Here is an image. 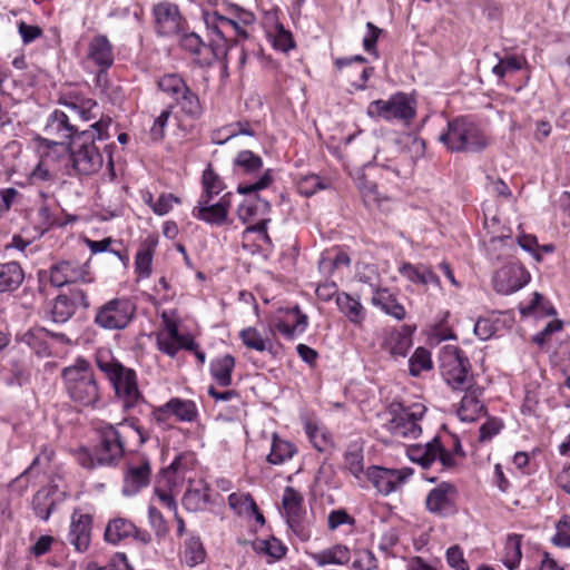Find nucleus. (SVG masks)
Returning <instances> with one entry per match:
<instances>
[{
  "instance_id": "9",
  "label": "nucleus",
  "mask_w": 570,
  "mask_h": 570,
  "mask_svg": "<svg viewBox=\"0 0 570 570\" xmlns=\"http://www.w3.org/2000/svg\"><path fill=\"white\" fill-rule=\"evenodd\" d=\"M79 124L72 122L66 110H55L47 119L43 128V142L50 146H71L72 140L81 132Z\"/></svg>"
},
{
  "instance_id": "52",
  "label": "nucleus",
  "mask_w": 570,
  "mask_h": 570,
  "mask_svg": "<svg viewBox=\"0 0 570 570\" xmlns=\"http://www.w3.org/2000/svg\"><path fill=\"white\" fill-rule=\"evenodd\" d=\"M234 165L246 174H253L262 169L263 160L250 150H242L237 154Z\"/></svg>"
},
{
  "instance_id": "10",
  "label": "nucleus",
  "mask_w": 570,
  "mask_h": 570,
  "mask_svg": "<svg viewBox=\"0 0 570 570\" xmlns=\"http://www.w3.org/2000/svg\"><path fill=\"white\" fill-rule=\"evenodd\" d=\"M179 45L185 51L196 56V61L200 66H210L215 60L227 62L229 55V47L225 46L224 42H216L215 39H212L210 43L206 45L195 32L181 35Z\"/></svg>"
},
{
  "instance_id": "35",
  "label": "nucleus",
  "mask_w": 570,
  "mask_h": 570,
  "mask_svg": "<svg viewBox=\"0 0 570 570\" xmlns=\"http://www.w3.org/2000/svg\"><path fill=\"white\" fill-rule=\"evenodd\" d=\"M56 495L57 490L53 488H42L35 494L32 507L39 519L47 521L50 518L51 512L56 508Z\"/></svg>"
},
{
  "instance_id": "28",
  "label": "nucleus",
  "mask_w": 570,
  "mask_h": 570,
  "mask_svg": "<svg viewBox=\"0 0 570 570\" xmlns=\"http://www.w3.org/2000/svg\"><path fill=\"white\" fill-rule=\"evenodd\" d=\"M63 106L72 122H87L96 119L98 116H100V118L104 117L100 114L97 101L89 98H77L73 101L65 102Z\"/></svg>"
},
{
  "instance_id": "23",
  "label": "nucleus",
  "mask_w": 570,
  "mask_h": 570,
  "mask_svg": "<svg viewBox=\"0 0 570 570\" xmlns=\"http://www.w3.org/2000/svg\"><path fill=\"white\" fill-rule=\"evenodd\" d=\"M212 199H199L198 205L193 209V215L197 219L212 225H223L227 219L229 200L227 195L223 196L216 204L210 205Z\"/></svg>"
},
{
  "instance_id": "56",
  "label": "nucleus",
  "mask_w": 570,
  "mask_h": 570,
  "mask_svg": "<svg viewBox=\"0 0 570 570\" xmlns=\"http://www.w3.org/2000/svg\"><path fill=\"white\" fill-rule=\"evenodd\" d=\"M228 504L237 513H243L244 511L249 510L257 512V505L249 493H232L228 497Z\"/></svg>"
},
{
  "instance_id": "34",
  "label": "nucleus",
  "mask_w": 570,
  "mask_h": 570,
  "mask_svg": "<svg viewBox=\"0 0 570 570\" xmlns=\"http://www.w3.org/2000/svg\"><path fill=\"white\" fill-rule=\"evenodd\" d=\"M318 567L326 564H346L351 559L350 549L343 544H335L328 549L311 554Z\"/></svg>"
},
{
  "instance_id": "1",
  "label": "nucleus",
  "mask_w": 570,
  "mask_h": 570,
  "mask_svg": "<svg viewBox=\"0 0 570 570\" xmlns=\"http://www.w3.org/2000/svg\"><path fill=\"white\" fill-rule=\"evenodd\" d=\"M110 125V117L99 118L98 121L90 126L91 130L82 129L76 139L72 140L71 146L67 148L72 168L77 174L92 175L101 168L104 158L95 144V139H108V128Z\"/></svg>"
},
{
  "instance_id": "6",
  "label": "nucleus",
  "mask_w": 570,
  "mask_h": 570,
  "mask_svg": "<svg viewBox=\"0 0 570 570\" xmlns=\"http://www.w3.org/2000/svg\"><path fill=\"white\" fill-rule=\"evenodd\" d=\"M416 101L405 92H396L389 99H377L370 102L367 115L385 121H401L409 125L416 115Z\"/></svg>"
},
{
  "instance_id": "5",
  "label": "nucleus",
  "mask_w": 570,
  "mask_h": 570,
  "mask_svg": "<svg viewBox=\"0 0 570 570\" xmlns=\"http://www.w3.org/2000/svg\"><path fill=\"white\" fill-rule=\"evenodd\" d=\"M97 365L108 376L125 411L135 407L142 400L134 370L114 360L105 361L101 356L97 357Z\"/></svg>"
},
{
  "instance_id": "45",
  "label": "nucleus",
  "mask_w": 570,
  "mask_h": 570,
  "mask_svg": "<svg viewBox=\"0 0 570 570\" xmlns=\"http://www.w3.org/2000/svg\"><path fill=\"white\" fill-rule=\"evenodd\" d=\"M431 353L424 347H417L409 360V372L412 376H419L422 372L432 370Z\"/></svg>"
},
{
  "instance_id": "60",
  "label": "nucleus",
  "mask_w": 570,
  "mask_h": 570,
  "mask_svg": "<svg viewBox=\"0 0 570 570\" xmlns=\"http://www.w3.org/2000/svg\"><path fill=\"white\" fill-rule=\"evenodd\" d=\"M438 449L434 454V462L439 460L442 465V470H452L458 465L454 453L448 451L440 442L439 438H435V446Z\"/></svg>"
},
{
  "instance_id": "58",
  "label": "nucleus",
  "mask_w": 570,
  "mask_h": 570,
  "mask_svg": "<svg viewBox=\"0 0 570 570\" xmlns=\"http://www.w3.org/2000/svg\"><path fill=\"white\" fill-rule=\"evenodd\" d=\"M448 564L455 570H470L468 561L464 559L463 550L458 546H452L445 553Z\"/></svg>"
},
{
  "instance_id": "49",
  "label": "nucleus",
  "mask_w": 570,
  "mask_h": 570,
  "mask_svg": "<svg viewBox=\"0 0 570 570\" xmlns=\"http://www.w3.org/2000/svg\"><path fill=\"white\" fill-rule=\"evenodd\" d=\"M204 193L199 199H212L224 189V184L219 176L208 166L203 173Z\"/></svg>"
},
{
  "instance_id": "26",
  "label": "nucleus",
  "mask_w": 570,
  "mask_h": 570,
  "mask_svg": "<svg viewBox=\"0 0 570 570\" xmlns=\"http://www.w3.org/2000/svg\"><path fill=\"white\" fill-rule=\"evenodd\" d=\"M77 304L85 309L89 307L87 295L82 291L76 292L72 297L59 295L52 308L53 321H69L75 315Z\"/></svg>"
},
{
  "instance_id": "42",
  "label": "nucleus",
  "mask_w": 570,
  "mask_h": 570,
  "mask_svg": "<svg viewBox=\"0 0 570 570\" xmlns=\"http://www.w3.org/2000/svg\"><path fill=\"white\" fill-rule=\"evenodd\" d=\"M208 501V488L205 484H200L199 488H189L183 497V505L191 512L203 510Z\"/></svg>"
},
{
  "instance_id": "25",
  "label": "nucleus",
  "mask_w": 570,
  "mask_h": 570,
  "mask_svg": "<svg viewBox=\"0 0 570 570\" xmlns=\"http://www.w3.org/2000/svg\"><path fill=\"white\" fill-rule=\"evenodd\" d=\"M400 274L413 284L422 286H433L435 288L441 287L439 276L432 271V268L424 264L413 265L411 263H404L399 268Z\"/></svg>"
},
{
  "instance_id": "39",
  "label": "nucleus",
  "mask_w": 570,
  "mask_h": 570,
  "mask_svg": "<svg viewBox=\"0 0 570 570\" xmlns=\"http://www.w3.org/2000/svg\"><path fill=\"white\" fill-rule=\"evenodd\" d=\"M345 468L356 479H360L364 473V456L363 445L360 442H352L348 444L347 450L344 454Z\"/></svg>"
},
{
  "instance_id": "63",
  "label": "nucleus",
  "mask_w": 570,
  "mask_h": 570,
  "mask_svg": "<svg viewBox=\"0 0 570 570\" xmlns=\"http://www.w3.org/2000/svg\"><path fill=\"white\" fill-rule=\"evenodd\" d=\"M360 191L363 197V202L366 207L371 208L380 206L381 198L377 190V186L373 183H364L360 186Z\"/></svg>"
},
{
  "instance_id": "33",
  "label": "nucleus",
  "mask_w": 570,
  "mask_h": 570,
  "mask_svg": "<svg viewBox=\"0 0 570 570\" xmlns=\"http://www.w3.org/2000/svg\"><path fill=\"white\" fill-rule=\"evenodd\" d=\"M23 277V271L17 262L0 263V293L17 289Z\"/></svg>"
},
{
  "instance_id": "12",
  "label": "nucleus",
  "mask_w": 570,
  "mask_h": 570,
  "mask_svg": "<svg viewBox=\"0 0 570 570\" xmlns=\"http://www.w3.org/2000/svg\"><path fill=\"white\" fill-rule=\"evenodd\" d=\"M282 504L288 527L301 540H308L311 533L304 521L303 497L292 487H286L283 493Z\"/></svg>"
},
{
  "instance_id": "43",
  "label": "nucleus",
  "mask_w": 570,
  "mask_h": 570,
  "mask_svg": "<svg viewBox=\"0 0 570 570\" xmlns=\"http://www.w3.org/2000/svg\"><path fill=\"white\" fill-rule=\"evenodd\" d=\"M305 432L313 446L320 452L326 451L332 443L331 435L315 421H305Z\"/></svg>"
},
{
  "instance_id": "18",
  "label": "nucleus",
  "mask_w": 570,
  "mask_h": 570,
  "mask_svg": "<svg viewBox=\"0 0 570 570\" xmlns=\"http://www.w3.org/2000/svg\"><path fill=\"white\" fill-rule=\"evenodd\" d=\"M154 16L158 35L169 37L180 33L183 18L176 4L160 2L154 7Z\"/></svg>"
},
{
  "instance_id": "2",
  "label": "nucleus",
  "mask_w": 570,
  "mask_h": 570,
  "mask_svg": "<svg viewBox=\"0 0 570 570\" xmlns=\"http://www.w3.org/2000/svg\"><path fill=\"white\" fill-rule=\"evenodd\" d=\"M452 153H482L491 142L479 124L468 117H458L448 122L446 131L439 137Z\"/></svg>"
},
{
  "instance_id": "32",
  "label": "nucleus",
  "mask_w": 570,
  "mask_h": 570,
  "mask_svg": "<svg viewBox=\"0 0 570 570\" xmlns=\"http://www.w3.org/2000/svg\"><path fill=\"white\" fill-rule=\"evenodd\" d=\"M235 357L230 354L216 357L210 362V374L218 385L226 387L232 384Z\"/></svg>"
},
{
  "instance_id": "61",
  "label": "nucleus",
  "mask_w": 570,
  "mask_h": 570,
  "mask_svg": "<svg viewBox=\"0 0 570 570\" xmlns=\"http://www.w3.org/2000/svg\"><path fill=\"white\" fill-rule=\"evenodd\" d=\"M273 46L275 49L287 52L294 47V41L289 31L285 30L282 24L276 27L273 36Z\"/></svg>"
},
{
  "instance_id": "47",
  "label": "nucleus",
  "mask_w": 570,
  "mask_h": 570,
  "mask_svg": "<svg viewBox=\"0 0 570 570\" xmlns=\"http://www.w3.org/2000/svg\"><path fill=\"white\" fill-rule=\"evenodd\" d=\"M252 546L254 551L269 556L274 560L281 559L286 552L285 546L274 537L267 540H256Z\"/></svg>"
},
{
  "instance_id": "7",
  "label": "nucleus",
  "mask_w": 570,
  "mask_h": 570,
  "mask_svg": "<svg viewBox=\"0 0 570 570\" xmlns=\"http://www.w3.org/2000/svg\"><path fill=\"white\" fill-rule=\"evenodd\" d=\"M439 360L441 374L452 389L463 390L470 383V362L458 346H443Z\"/></svg>"
},
{
  "instance_id": "20",
  "label": "nucleus",
  "mask_w": 570,
  "mask_h": 570,
  "mask_svg": "<svg viewBox=\"0 0 570 570\" xmlns=\"http://www.w3.org/2000/svg\"><path fill=\"white\" fill-rule=\"evenodd\" d=\"M415 326L404 324L400 328H392L386 332L382 342V348L392 357H404L411 348L412 335Z\"/></svg>"
},
{
  "instance_id": "36",
  "label": "nucleus",
  "mask_w": 570,
  "mask_h": 570,
  "mask_svg": "<svg viewBox=\"0 0 570 570\" xmlns=\"http://www.w3.org/2000/svg\"><path fill=\"white\" fill-rule=\"evenodd\" d=\"M204 19L207 29L212 30V32L217 37L216 42H224L225 46L229 47V51L234 46H236L237 41H232L226 38V24H233L230 22L229 17H225L217 11L214 12H205Z\"/></svg>"
},
{
  "instance_id": "54",
  "label": "nucleus",
  "mask_w": 570,
  "mask_h": 570,
  "mask_svg": "<svg viewBox=\"0 0 570 570\" xmlns=\"http://www.w3.org/2000/svg\"><path fill=\"white\" fill-rule=\"evenodd\" d=\"M227 135L224 138H220V131L216 132L213 137V141L217 145H223L229 139L238 136V135H246V136H254L255 132L248 121H237L235 124H232L226 129Z\"/></svg>"
},
{
  "instance_id": "29",
  "label": "nucleus",
  "mask_w": 570,
  "mask_h": 570,
  "mask_svg": "<svg viewBox=\"0 0 570 570\" xmlns=\"http://www.w3.org/2000/svg\"><path fill=\"white\" fill-rule=\"evenodd\" d=\"M371 302L374 306L381 308L386 315L399 321L403 320L406 315L404 306L399 303L395 295L387 288L376 287Z\"/></svg>"
},
{
  "instance_id": "4",
  "label": "nucleus",
  "mask_w": 570,
  "mask_h": 570,
  "mask_svg": "<svg viewBox=\"0 0 570 570\" xmlns=\"http://www.w3.org/2000/svg\"><path fill=\"white\" fill-rule=\"evenodd\" d=\"M62 379L71 400L82 406H94L100 397L99 387L89 362L78 358L62 370Z\"/></svg>"
},
{
  "instance_id": "8",
  "label": "nucleus",
  "mask_w": 570,
  "mask_h": 570,
  "mask_svg": "<svg viewBox=\"0 0 570 570\" xmlns=\"http://www.w3.org/2000/svg\"><path fill=\"white\" fill-rule=\"evenodd\" d=\"M426 407L421 403L411 406H392V419L386 423V429L396 438L416 439L422 429L419 421L422 420Z\"/></svg>"
},
{
  "instance_id": "40",
  "label": "nucleus",
  "mask_w": 570,
  "mask_h": 570,
  "mask_svg": "<svg viewBox=\"0 0 570 570\" xmlns=\"http://www.w3.org/2000/svg\"><path fill=\"white\" fill-rule=\"evenodd\" d=\"M156 244L157 242L154 239L145 242L136 254L135 268L142 278H147L151 275V263Z\"/></svg>"
},
{
  "instance_id": "62",
  "label": "nucleus",
  "mask_w": 570,
  "mask_h": 570,
  "mask_svg": "<svg viewBox=\"0 0 570 570\" xmlns=\"http://www.w3.org/2000/svg\"><path fill=\"white\" fill-rule=\"evenodd\" d=\"M171 115V109L167 108L160 112V115L154 120L150 128V137L153 140L159 141L165 137V128L168 119Z\"/></svg>"
},
{
  "instance_id": "19",
  "label": "nucleus",
  "mask_w": 570,
  "mask_h": 570,
  "mask_svg": "<svg viewBox=\"0 0 570 570\" xmlns=\"http://www.w3.org/2000/svg\"><path fill=\"white\" fill-rule=\"evenodd\" d=\"M366 476L373 487L384 495L399 489L406 479V474L402 470L385 469L376 465L367 469Z\"/></svg>"
},
{
  "instance_id": "17",
  "label": "nucleus",
  "mask_w": 570,
  "mask_h": 570,
  "mask_svg": "<svg viewBox=\"0 0 570 570\" xmlns=\"http://www.w3.org/2000/svg\"><path fill=\"white\" fill-rule=\"evenodd\" d=\"M174 415L178 421L193 422L197 417V409L193 401L173 397L164 405L153 411V419L157 423H164Z\"/></svg>"
},
{
  "instance_id": "3",
  "label": "nucleus",
  "mask_w": 570,
  "mask_h": 570,
  "mask_svg": "<svg viewBox=\"0 0 570 570\" xmlns=\"http://www.w3.org/2000/svg\"><path fill=\"white\" fill-rule=\"evenodd\" d=\"M139 434L140 441L145 442L146 436L139 428L128 424L127 420L110 424L106 423L98 429L99 443L96 446V460L99 465H116L125 455L127 438Z\"/></svg>"
},
{
  "instance_id": "11",
  "label": "nucleus",
  "mask_w": 570,
  "mask_h": 570,
  "mask_svg": "<svg viewBox=\"0 0 570 570\" xmlns=\"http://www.w3.org/2000/svg\"><path fill=\"white\" fill-rule=\"evenodd\" d=\"M158 348L169 356H175L181 348L194 351L200 364L205 363L206 355L197 350L198 345L189 334H180L177 323H165V327L157 333Z\"/></svg>"
},
{
  "instance_id": "46",
  "label": "nucleus",
  "mask_w": 570,
  "mask_h": 570,
  "mask_svg": "<svg viewBox=\"0 0 570 570\" xmlns=\"http://www.w3.org/2000/svg\"><path fill=\"white\" fill-rule=\"evenodd\" d=\"M158 87L161 91L171 96L175 100L183 92H187L188 88L185 80L177 73H168L163 76L158 81Z\"/></svg>"
},
{
  "instance_id": "51",
  "label": "nucleus",
  "mask_w": 570,
  "mask_h": 570,
  "mask_svg": "<svg viewBox=\"0 0 570 570\" xmlns=\"http://www.w3.org/2000/svg\"><path fill=\"white\" fill-rule=\"evenodd\" d=\"M176 102L180 107L181 111L190 118H197L202 114L199 98L189 89V87L187 88V92H183L176 99Z\"/></svg>"
},
{
  "instance_id": "14",
  "label": "nucleus",
  "mask_w": 570,
  "mask_h": 570,
  "mask_svg": "<svg viewBox=\"0 0 570 570\" xmlns=\"http://www.w3.org/2000/svg\"><path fill=\"white\" fill-rule=\"evenodd\" d=\"M530 281L529 272L519 264L501 267L493 277V285L500 294H511L522 288Z\"/></svg>"
},
{
  "instance_id": "15",
  "label": "nucleus",
  "mask_w": 570,
  "mask_h": 570,
  "mask_svg": "<svg viewBox=\"0 0 570 570\" xmlns=\"http://www.w3.org/2000/svg\"><path fill=\"white\" fill-rule=\"evenodd\" d=\"M456 489L450 482H441L432 489L425 500L429 512L445 517L455 510Z\"/></svg>"
},
{
  "instance_id": "30",
  "label": "nucleus",
  "mask_w": 570,
  "mask_h": 570,
  "mask_svg": "<svg viewBox=\"0 0 570 570\" xmlns=\"http://www.w3.org/2000/svg\"><path fill=\"white\" fill-rule=\"evenodd\" d=\"M136 532V525L128 519L114 518L108 521L105 529V540L111 544H118Z\"/></svg>"
},
{
  "instance_id": "50",
  "label": "nucleus",
  "mask_w": 570,
  "mask_h": 570,
  "mask_svg": "<svg viewBox=\"0 0 570 570\" xmlns=\"http://www.w3.org/2000/svg\"><path fill=\"white\" fill-rule=\"evenodd\" d=\"M521 534H510L508 535L505 543V566L513 570L520 563L522 553H521Z\"/></svg>"
},
{
  "instance_id": "21",
  "label": "nucleus",
  "mask_w": 570,
  "mask_h": 570,
  "mask_svg": "<svg viewBox=\"0 0 570 570\" xmlns=\"http://www.w3.org/2000/svg\"><path fill=\"white\" fill-rule=\"evenodd\" d=\"M92 518L87 513H73L68 541L78 552L88 550L91 541Z\"/></svg>"
},
{
  "instance_id": "57",
  "label": "nucleus",
  "mask_w": 570,
  "mask_h": 570,
  "mask_svg": "<svg viewBox=\"0 0 570 570\" xmlns=\"http://www.w3.org/2000/svg\"><path fill=\"white\" fill-rule=\"evenodd\" d=\"M552 542L562 548H570V515L563 514L556 525Z\"/></svg>"
},
{
  "instance_id": "13",
  "label": "nucleus",
  "mask_w": 570,
  "mask_h": 570,
  "mask_svg": "<svg viewBox=\"0 0 570 570\" xmlns=\"http://www.w3.org/2000/svg\"><path fill=\"white\" fill-rule=\"evenodd\" d=\"M88 264H79L73 261H61L50 268V283L56 287L71 283H90Z\"/></svg>"
},
{
  "instance_id": "59",
  "label": "nucleus",
  "mask_w": 570,
  "mask_h": 570,
  "mask_svg": "<svg viewBox=\"0 0 570 570\" xmlns=\"http://www.w3.org/2000/svg\"><path fill=\"white\" fill-rule=\"evenodd\" d=\"M271 169H267L263 176H261L255 183H252V184H239L238 187H237V191L239 194H253V193H256L258 190H262V189H265L266 187H268L273 180L272 178V174H271Z\"/></svg>"
},
{
  "instance_id": "27",
  "label": "nucleus",
  "mask_w": 570,
  "mask_h": 570,
  "mask_svg": "<svg viewBox=\"0 0 570 570\" xmlns=\"http://www.w3.org/2000/svg\"><path fill=\"white\" fill-rule=\"evenodd\" d=\"M239 336L243 344L257 352H272L273 351V331L271 327L263 326L262 330L255 326L247 327L240 331Z\"/></svg>"
},
{
  "instance_id": "31",
  "label": "nucleus",
  "mask_w": 570,
  "mask_h": 570,
  "mask_svg": "<svg viewBox=\"0 0 570 570\" xmlns=\"http://www.w3.org/2000/svg\"><path fill=\"white\" fill-rule=\"evenodd\" d=\"M484 411V405L479 399V394L475 390L468 391L458 409V416L461 421L473 422L480 417Z\"/></svg>"
},
{
  "instance_id": "24",
  "label": "nucleus",
  "mask_w": 570,
  "mask_h": 570,
  "mask_svg": "<svg viewBox=\"0 0 570 570\" xmlns=\"http://www.w3.org/2000/svg\"><path fill=\"white\" fill-rule=\"evenodd\" d=\"M135 306L128 298H115L102 305L95 321H131Z\"/></svg>"
},
{
  "instance_id": "44",
  "label": "nucleus",
  "mask_w": 570,
  "mask_h": 570,
  "mask_svg": "<svg viewBox=\"0 0 570 570\" xmlns=\"http://www.w3.org/2000/svg\"><path fill=\"white\" fill-rule=\"evenodd\" d=\"M295 453V448L292 443L278 439L276 435L273 438L272 450L267 456V461L272 464H282L289 460Z\"/></svg>"
},
{
  "instance_id": "48",
  "label": "nucleus",
  "mask_w": 570,
  "mask_h": 570,
  "mask_svg": "<svg viewBox=\"0 0 570 570\" xmlns=\"http://www.w3.org/2000/svg\"><path fill=\"white\" fill-rule=\"evenodd\" d=\"M269 207L271 206L267 200L255 196L254 198L244 200L238 206L237 215L243 223H247L257 214L259 209L267 212L269 210Z\"/></svg>"
},
{
  "instance_id": "53",
  "label": "nucleus",
  "mask_w": 570,
  "mask_h": 570,
  "mask_svg": "<svg viewBox=\"0 0 570 570\" xmlns=\"http://www.w3.org/2000/svg\"><path fill=\"white\" fill-rule=\"evenodd\" d=\"M336 304L340 311L344 313L347 317H350L351 321H353V318L362 316V304L357 299L350 296L348 294H338L336 296Z\"/></svg>"
},
{
  "instance_id": "37",
  "label": "nucleus",
  "mask_w": 570,
  "mask_h": 570,
  "mask_svg": "<svg viewBox=\"0 0 570 570\" xmlns=\"http://www.w3.org/2000/svg\"><path fill=\"white\" fill-rule=\"evenodd\" d=\"M434 446L435 438L424 445H410L406 450V454L412 462L419 463L423 469H428L432 463H434V454L438 451V449Z\"/></svg>"
},
{
  "instance_id": "38",
  "label": "nucleus",
  "mask_w": 570,
  "mask_h": 570,
  "mask_svg": "<svg viewBox=\"0 0 570 570\" xmlns=\"http://www.w3.org/2000/svg\"><path fill=\"white\" fill-rule=\"evenodd\" d=\"M183 561L189 567H196L206 559V551L199 537L190 535L184 542Z\"/></svg>"
},
{
  "instance_id": "64",
  "label": "nucleus",
  "mask_w": 570,
  "mask_h": 570,
  "mask_svg": "<svg viewBox=\"0 0 570 570\" xmlns=\"http://www.w3.org/2000/svg\"><path fill=\"white\" fill-rule=\"evenodd\" d=\"M367 33L363 39V48L366 52L377 57L376 42L382 33V29L374 26L372 22L366 23Z\"/></svg>"
},
{
  "instance_id": "16",
  "label": "nucleus",
  "mask_w": 570,
  "mask_h": 570,
  "mask_svg": "<svg viewBox=\"0 0 570 570\" xmlns=\"http://www.w3.org/2000/svg\"><path fill=\"white\" fill-rule=\"evenodd\" d=\"M150 478L151 468L147 459L129 462L124 474L122 494L126 497L136 495L150 483Z\"/></svg>"
},
{
  "instance_id": "22",
  "label": "nucleus",
  "mask_w": 570,
  "mask_h": 570,
  "mask_svg": "<svg viewBox=\"0 0 570 570\" xmlns=\"http://www.w3.org/2000/svg\"><path fill=\"white\" fill-rule=\"evenodd\" d=\"M87 57L99 67L98 80H100L114 63L112 46L108 38L102 35L94 37L89 43Z\"/></svg>"
},
{
  "instance_id": "55",
  "label": "nucleus",
  "mask_w": 570,
  "mask_h": 570,
  "mask_svg": "<svg viewBox=\"0 0 570 570\" xmlns=\"http://www.w3.org/2000/svg\"><path fill=\"white\" fill-rule=\"evenodd\" d=\"M326 185L323 179L317 175H306L297 181V189L299 194L309 197L321 189H325Z\"/></svg>"
},
{
  "instance_id": "41",
  "label": "nucleus",
  "mask_w": 570,
  "mask_h": 570,
  "mask_svg": "<svg viewBox=\"0 0 570 570\" xmlns=\"http://www.w3.org/2000/svg\"><path fill=\"white\" fill-rule=\"evenodd\" d=\"M520 312L522 317L533 316L537 318H542L557 316V311L554 307L551 306L549 302H546L543 296L539 293H534L531 303L525 307H521Z\"/></svg>"
}]
</instances>
